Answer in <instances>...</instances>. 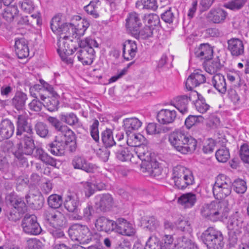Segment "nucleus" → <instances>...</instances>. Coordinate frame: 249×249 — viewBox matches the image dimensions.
<instances>
[{
  "label": "nucleus",
  "mask_w": 249,
  "mask_h": 249,
  "mask_svg": "<svg viewBox=\"0 0 249 249\" xmlns=\"http://www.w3.org/2000/svg\"><path fill=\"white\" fill-rule=\"evenodd\" d=\"M71 24L62 21L59 16L54 17L51 21V28L53 32L60 36L57 44V52L62 60L67 64H72L73 59L71 56L78 50L81 40L71 39L66 34L70 31Z\"/></svg>",
  "instance_id": "1"
},
{
  "label": "nucleus",
  "mask_w": 249,
  "mask_h": 249,
  "mask_svg": "<svg viewBox=\"0 0 249 249\" xmlns=\"http://www.w3.org/2000/svg\"><path fill=\"white\" fill-rule=\"evenodd\" d=\"M168 140L175 150L183 154L191 153L196 148V140L180 130H175L171 133Z\"/></svg>",
  "instance_id": "2"
},
{
  "label": "nucleus",
  "mask_w": 249,
  "mask_h": 249,
  "mask_svg": "<svg viewBox=\"0 0 249 249\" xmlns=\"http://www.w3.org/2000/svg\"><path fill=\"white\" fill-rule=\"evenodd\" d=\"M229 211L228 203L226 200L213 201L204 204L200 209L201 215L213 221L227 218Z\"/></svg>",
  "instance_id": "3"
},
{
  "label": "nucleus",
  "mask_w": 249,
  "mask_h": 249,
  "mask_svg": "<svg viewBox=\"0 0 249 249\" xmlns=\"http://www.w3.org/2000/svg\"><path fill=\"white\" fill-rule=\"evenodd\" d=\"M93 47H98V43L95 40L89 37L81 40L74 58H77L83 65L91 64L95 57Z\"/></svg>",
  "instance_id": "4"
},
{
  "label": "nucleus",
  "mask_w": 249,
  "mask_h": 249,
  "mask_svg": "<svg viewBox=\"0 0 249 249\" xmlns=\"http://www.w3.org/2000/svg\"><path fill=\"white\" fill-rule=\"evenodd\" d=\"M172 178L175 186L179 189H184L194 182L192 171L180 165L173 168Z\"/></svg>",
  "instance_id": "5"
},
{
  "label": "nucleus",
  "mask_w": 249,
  "mask_h": 249,
  "mask_svg": "<svg viewBox=\"0 0 249 249\" xmlns=\"http://www.w3.org/2000/svg\"><path fill=\"white\" fill-rule=\"evenodd\" d=\"M201 238L207 249H222L224 247V237L221 231L213 227H209L205 230Z\"/></svg>",
  "instance_id": "6"
},
{
  "label": "nucleus",
  "mask_w": 249,
  "mask_h": 249,
  "mask_svg": "<svg viewBox=\"0 0 249 249\" xmlns=\"http://www.w3.org/2000/svg\"><path fill=\"white\" fill-rule=\"evenodd\" d=\"M47 120L57 132L61 133L63 136L66 138L67 145L69 143H71L69 146L70 151L71 152L75 151L76 148V144L75 136L73 132L67 125L63 124L55 117H49Z\"/></svg>",
  "instance_id": "7"
},
{
  "label": "nucleus",
  "mask_w": 249,
  "mask_h": 249,
  "mask_svg": "<svg viewBox=\"0 0 249 249\" xmlns=\"http://www.w3.org/2000/svg\"><path fill=\"white\" fill-rule=\"evenodd\" d=\"M69 236L73 241L85 244L89 243L92 239V233L88 226L79 224H75L69 229Z\"/></svg>",
  "instance_id": "8"
},
{
  "label": "nucleus",
  "mask_w": 249,
  "mask_h": 249,
  "mask_svg": "<svg viewBox=\"0 0 249 249\" xmlns=\"http://www.w3.org/2000/svg\"><path fill=\"white\" fill-rule=\"evenodd\" d=\"M232 183L230 178L224 175L217 178L213 188V196L217 199H222L231 193Z\"/></svg>",
  "instance_id": "9"
},
{
  "label": "nucleus",
  "mask_w": 249,
  "mask_h": 249,
  "mask_svg": "<svg viewBox=\"0 0 249 249\" xmlns=\"http://www.w3.org/2000/svg\"><path fill=\"white\" fill-rule=\"evenodd\" d=\"M10 203L13 208L8 213V218L10 221L16 222L27 211V207L24 201L18 197H11Z\"/></svg>",
  "instance_id": "10"
},
{
  "label": "nucleus",
  "mask_w": 249,
  "mask_h": 249,
  "mask_svg": "<svg viewBox=\"0 0 249 249\" xmlns=\"http://www.w3.org/2000/svg\"><path fill=\"white\" fill-rule=\"evenodd\" d=\"M19 142L17 144L18 150L26 155H31L35 148L33 134L25 133L17 135Z\"/></svg>",
  "instance_id": "11"
},
{
  "label": "nucleus",
  "mask_w": 249,
  "mask_h": 249,
  "mask_svg": "<svg viewBox=\"0 0 249 249\" xmlns=\"http://www.w3.org/2000/svg\"><path fill=\"white\" fill-rule=\"evenodd\" d=\"M21 226L23 231L28 234L36 235L42 231L37 217L34 214H25L22 220Z\"/></svg>",
  "instance_id": "12"
},
{
  "label": "nucleus",
  "mask_w": 249,
  "mask_h": 249,
  "mask_svg": "<svg viewBox=\"0 0 249 249\" xmlns=\"http://www.w3.org/2000/svg\"><path fill=\"white\" fill-rule=\"evenodd\" d=\"M43 216L45 220L56 228H62L66 225V218L65 215L59 211L46 210Z\"/></svg>",
  "instance_id": "13"
},
{
  "label": "nucleus",
  "mask_w": 249,
  "mask_h": 249,
  "mask_svg": "<svg viewBox=\"0 0 249 249\" xmlns=\"http://www.w3.org/2000/svg\"><path fill=\"white\" fill-rule=\"evenodd\" d=\"M55 136V140L48 144L51 153L55 156H62L65 153L67 146L66 138L61 133Z\"/></svg>",
  "instance_id": "14"
},
{
  "label": "nucleus",
  "mask_w": 249,
  "mask_h": 249,
  "mask_svg": "<svg viewBox=\"0 0 249 249\" xmlns=\"http://www.w3.org/2000/svg\"><path fill=\"white\" fill-rule=\"evenodd\" d=\"M29 120V116L26 113L18 115L16 135L25 133L34 134L32 125Z\"/></svg>",
  "instance_id": "15"
},
{
  "label": "nucleus",
  "mask_w": 249,
  "mask_h": 249,
  "mask_svg": "<svg viewBox=\"0 0 249 249\" xmlns=\"http://www.w3.org/2000/svg\"><path fill=\"white\" fill-rule=\"evenodd\" d=\"M141 170L143 173L153 177L159 176L161 174L162 171L159 162L153 157L142 162Z\"/></svg>",
  "instance_id": "16"
},
{
  "label": "nucleus",
  "mask_w": 249,
  "mask_h": 249,
  "mask_svg": "<svg viewBox=\"0 0 249 249\" xmlns=\"http://www.w3.org/2000/svg\"><path fill=\"white\" fill-rule=\"evenodd\" d=\"M197 96V91H194L189 95H183L178 96L176 99L174 106L182 113L184 114L188 111V104L190 101L194 102Z\"/></svg>",
  "instance_id": "17"
},
{
  "label": "nucleus",
  "mask_w": 249,
  "mask_h": 249,
  "mask_svg": "<svg viewBox=\"0 0 249 249\" xmlns=\"http://www.w3.org/2000/svg\"><path fill=\"white\" fill-rule=\"evenodd\" d=\"M227 12L220 8H213L207 14V19L211 23L214 24H223L225 22Z\"/></svg>",
  "instance_id": "18"
},
{
  "label": "nucleus",
  "mask_w": 249,
  "mask_h": 249,
  "mask_svg": "<svg viewBox=\"0 0 249 249\" xmlns=\"http://www.w3.org/2000/svg\"><path fill=\"white\" fill-rule=\"evenodd\" d=\"M71 164L74 169H80L87 173H93L97 168L95 164L89 162L86 159L80 156H75Z\"/></svg>",
  "instance_id": "19"
},
{
  "label": "nucleus",
  "mask_w": 249,
  "mask_h": 249,
  "mask_svg": "<svg viewBox=\"0 0 249 249\" xmlns=\"http://www.w3.org/2000/svg\"><path fill=\"white\" fill-rule=\"evenodd\" d=\"M228 49L233 56L238 57L244 53V46L243 41L237 38H232L228 40Z\"/></svg>",
  "instance_id": "20"
},
{
  "label": "nucleus",
  "mask_w": 249,
  "mask_h": 249,
  "mask_svg": "<svg viewBox=\"0 0 249 249\" xmlns=\"http://www.w3.org/2000/svg\"><path fill=\"white\" fill-rule=\"evenodd\" d=\"M126 27L132 34L137 35L142 26L139 15L136 12L131 13L126 19Z\"/></svg>",
  "instance_id": "21"
},
{
  "label": "nucleus",
  "mask_w": 249,
  "mask_h": 249,
  "mask_svg": "<svg viewBox=\"0 0 249 249\" xmlns=\"http://www.w3.org/2000/svg\"><path fill=\"white\" fill-rule=\"evenodd\" d=\"M15 52L19 59L28 57L29 55V49L28 41L24 38H15Z\"/></svg>",
  "instance_id": "22"
},
{
  "label": "nucleus",
  "mask_w": 249,
  "mask_h": 249,
  "mask_svg": "<svg viewBox=\"0 0 249 249\" xmlns=\"http://www.w3.org/2000/svg\"><path fill=\"white\" fill-rule=\"evenodd\" d=\"M177 115V112L175 110L162 109L158 112L157 119L161 124H169L175 121Z\"/></svg>",
  "instance_id": "23"
},
{
  "label": "nucleus",
  "mask_w": 249,
  "mask_h": 249,
  "mask_svg": "<svg viewBox=\"0 0 249 249\" xmlns=\"http://www.w3.org/2000/svg\"><path fill=\"white\" fill-rule=\"evenodd\" d=\"M14 130V125L10 120H3L0 123V141L9 139L13 135Z\"/></svg>",
  "instance_id": "24"
},
{
  "label": "nucleus",
  "mask_w": 249,
  "mask_h": 249,
  "mask_svg": "<svg viewBox=\"0 0 249 249\" xmlns=\"http://www.w3.org/2000/svg\"><path fill=\"white\" fill-rule=\"evenodd\" d=\"M195 55L201 60L207 61L211 60L213 56V49L209 44H201L195 49Z\"/></svg>",
  "instance_id": "25"
},
{
  "label": "nucleus",
  "mask_w": 249,
  "mask_h": 249,
  "mask_svg": "<svg viewBox=\"0 0 249 249\" xmlns=\"http://www.w3.org/2000/svg\"><path fill=\"white\" fill-rule=\"evenodd\" d=\"M244 226V219L242 214L238 212H235L229 220L227 227L229 230L233 231L235 232L241 229Z\"/></svg>",
  "instance_id": "26"
},
{
  "label": "nucleus",
  "mask_w": 249,
  "mask_h": 249,
  "mask_svg": "<svg viewBox=\"0 0 249 249\" xmlns=\"http://www.w3.org/2000/svg\"><path fill=\"white\" fill-rule=\"evenodd\" d=\"M79 204V198L75 193H70L68 195L64 202L65 209L71 213L76 212Z\"/></svg>",
  "instance_id": "27"
},
{
  "label": "nucleus",
  "mask_w": 249,
  "mask_h": 249,
  "mask_svg": "<svg viewBox=\"0 0 249 249\" xmlns=\"http://www.w3.org/2000/svg\"><path fill=\"white\" fill-rule=\"evenodd\" d=\"M114 220H110L106 217H99L96 221L95 225L97 229L100 231L107 233L113 232Z\"/></svg>",
  "instance_id": "28"
},
{
  "label": "nucleus",
  "mask_w": 249,
  "mask_h": 249,
  "mask_svg": "<svg viewBox=\"0 0 249 249\" xmlns=\"http://www.w3.org/2000/svg\"><path fill=\"white\" fill-rule=\"evenodd\" d=\"M189 235L186 233L178 238L176 246L178 249H198L196 244L189 238Z\"/></svg>",
  "instance_id": "29"
},
{
  "label": "nucleus",
  "mask_w": 249,
  "mask_h": 249,
  "mask_svg": "<svg viewBox=\"0 0 249 249\" xmlns=\"http://www.w3.org/2000/svg\"><path fill=\"white\" fill-rule=\"evenodd\" d=\"M123 123L126 134L138 130L142 124V122L136 117L126 118L124 120Z\"/></svg>",
  "instance_id": "30"
},
{
  "label": "nucleus",
  "mask_w": 249,
  "mask_h": 249,
  "mask_svg": "<svg viewBox=\"0 0 249 249\" xmlns=\"http://www.w3.org/2000/svg\"><path fill=\"white\" fill-rule=\"evenodd\" d=\"M94 209L92 206L87 204L83 207L79 214L74 216V219L78 220H83L89 222L92 217Z\"/></svg>",
  "instance_id": "31"
},
{
  "label": "nucleus",
  "mask_w": 249,
  "mask_h": 249,
  "mask_svg": "<svg viewBox=\"0 0 249 249\" xmlns=\"http://www.w3.org/2000/svg\"><path fill=\"white\" fill-rule=\"evenodd\" d=\"M112 152L114 153L117 159L122 161L131 160V158L133 157L128 148L123 147L121 145H119L114 148Z\"/></svg>",
  "instance_id": "32"
},
{
  "label": "nucleus",
  "mask_w": 249,
  "mask_h": 249,
  "mask_svg": "<svg viewBox=\"0 0 249 249\" xmlns=\"http://www.w3.org/2000/svg\"><path fill=\"white\" fill-rule=\"evenodd\" d=\"M100 6L101 2L99 0H93L85 6L84 9L92 18H97L100 16L99 9Z\"/></svg>",
  "instance_id": "33"
},
{
  "label": "nucleus",
  "mask_w": 249,
  "mask_h": 249,
  "mask_svg": "<svg viewBox=\"0 0 249 249\" xmlns=\"http://www.w3.org/2000/svg\"><path fill=\"white\" fill-rule=\"evenodd\" d=\"M35 156L44 163L52 166L56 167V160L49 156L42 149L37 148L36 149Z\"/></svg>",
  "instance_id": "34"
},
{
  "label": "nucleus",
  "mask_w": 249,
  "mask_h": 249,
  "mask_svg": "<svg viewBox=\"0 0 249 249\" xmlns=\"http://www.w3.org/2000/svg\"><path fill=\"white\" fill-rule=\"evenodd\" d=\"M25 198L27 203L34 209L39 210L43 206V200L39 194H28L26 196Z\"/></svg>",
  "instance_id": "35"
},
{
  "label": "nucleus",
  "mask_w": 249,
  "mask_h": 249,
  "mask_svg": "<svg viewBox=\"0 0 249 249\" xmlns=\"http://www.w3.org/2000/svg\"><path fill=\"white\" fill-rule=\"evenodd\" d=\"M114 200L112 196L109 194L102 195L100 199L99 207L101 211L107 212L112 207Z\"/></svg>",
  "instance_id": "36"
},
{
  "label": "nucleus",
  "mask_w": 249,
  "mask_h": 249,
  "mask_svg": "<svg viewBox=\"0 0 249 249\" xmlns=\"http://www.w3.org/2000/svg\"><path fill=\"white\" fill-rule=\"evenodd\" d=\"M127 144L131 147L137 148L142 146L144 141V137L141 134H130L127 133Z\"/></svg>",
  "instance_id": "37"
},
{
  "label": "nucleus",
  "mask_w": 249,
  "mask_h": 249,
  "mask_svg": "<svg viewBox=\"0 0 249 249\" xmlns=\"http://www.w3.org/2000/svg\"><path fill=\"white\" fill-rule=\"evenodd\" d=\"M27 99V96L25 93L18 91L12 99V104L17 110H21L24 107Z\"/></svg>",
  "instance_id": "38"
},
{
  "label": "nucleus",
  "mask_w": 249,
  "mask_h": 249,
  "mask_svg": "<svg viewBox=\"0 0 249 249\" xmlns=\"http://www.w3.org/2000/svg\"><path fill=\"white\" fill-rule=\"evenodd\" d=\"M196 201V195L192 193H186L181 196L178 199V202L185 207H193Z\"/></svg>",
  "instance_id": "39"
},
{
  "label": "nucleus",
  "mask_w": 249,
  "mask_h": 249,
  "mask_svg": "<svg viewBox=\"0 0 249 249\" xmlns=\"http://www.w3.org/2000/svg\"><path fill=\"white\" fill-rule=\"evenodd\" d=\"M7 6L4 9V11L2 13L3 18L7 21L11 22L17 18L18 14V10L17 6L15 5H7Z\"/></svg>",
  "instance_id": "40"
},
{
  "label": "nucleus",
  "mask_w": 249,
  "mask_h": 249,
  "mask_svg": "<svg viewBox=\"0 0 249 249\" xmlns=\"http://www.w3.org/2000/svg\"><path fill=\"white\" fill-rule=\"evenodd\" d=\"M193 102L196 110L200 113L206 112L210 108V106L206 103L204 97L197 92L196 99Z\"/></svg>",
  "instance_id": "41"
},
{
  "label": "nucleus",
  "mask_w": 249,
  "mask_h": 249,
  "mask_svg": "<svg viewBox=\"0 0 249 249\" xmlns=\"http://www.w3.org/2000/svg\"><path fill=\"white\" fill-rule=\"evenodd\" d=\"M135 151L138 157L142 160V162L150 160L152 158L151 153L149 151L147 145H143L135 148Z\"/></svg>",
  "instance_id": "42"
},
{
  "label": "nucleus",
  "mask_w": 249,
  "mask_h": 249,
  "mask_svg": "<svg viewBox=\"0 0 249 249\" xmlns=\"http://www.w3.org/2000/svg\"><path fill=\"white\" fill-rule=\"evenodd\" d=\"M136 6L139 9L152 11L156 10L158 8L156 0H138Z\"/></svg>",
  "instance_id": "43"
},
{
  "label": "nucleus",
  "mask_w": 249,
  "mask_h": 249,
  "mask_svg": "<svg viewBox=\"0 0 249 249\" xmlns=\"http://www.w3.org/2000/svg\"><path fill=\"white\" fill-rule=\"evenodd\" d=\"M102 141L106 147H110L116 144L112 132L110 129H106L101 134Z\"/></svg>",
  "instance_id": "44"
},
{
  "label": "nucleus",
  "mask_w": 249,
  "mask_h": 249,
  "mask_svg": "<svg viewBox=\"0 0 249 249\" xmlns=\"http://www.w3.org/2000/svg\"><path fill=\"white\" fill-rule=\"evenodd\" d=\"M36 134L40 137L47 138L49 136L48 125L42 122H37L34 126Z\"/></svg>",
  "instance_id": "45"
},
{
  "label": "nucleus",
  "mask_w": 249,
  "mask_h": 249,
  "mask_svg": "<svg viewBox=\"0 0 249 249\" xmlns=\"http://www.w3.org/2000/svg\"><path fill=\"white\" fill-rule=\"evenodd\" d=\"M52 94L53 96L47 98V101L45 102V106L48 110L50 111H54L57 110L59 105L57 94L54 93Z\"/></svg>",
  "instance_id": "46"
},
{
  "label": "nucleus",
  "mask_w": 249,
  "mask_h": 249,
  "mask_svg": "<svg viewBox=\"0 0 249 249\" xmlns=\"http://www.w3.org/2000/svg\"><path fill=\"white\" fill-rule=\"evenodd\" d=\"M48 205L53 209L59 208L63 203L62 197L57 194L50 195L47 199Z\"/></svg>",
  "instance_id": "47"
},
{
  "label": "nucleus",
  "mask_w": 249,
  "mask_h": 249,
  "mask_svg": "<svg viewBox=\"0 0 249 249\" xmlns=\"http://www.w3.org/2000/svg\"><path fill=\"white\" fill-rule=\"evenodd\" d=\"M89 21L86 19L79 18L78 23L75 25V33L78 36H83L89 27Z\"/></svg>",
  "instance_id": "48"
},
{
  "label": "nucleus",
  "mask_w": 249,
  "mask_h": 249,
  "mask_svg": "<svg viewBox=\"0 0 249 249\" xmlns=\"http://www.w3.org/2000/svg\"><path fill=\"white\" fill-rule=\"evenodd\" d=\"M247 2V0H231L224 5L230 10L237 11L242 9Z\"/></svg>",
  "instance_id": "49"
},
{
  "label": "nucleus",
  "mask_w": 249,
  "mask_h": 249,
  "mask_svg": "<svg viewBox=\"0 0 249 249\" xmlns=\"http://www.w3.org/2000/svg\"><path fill=\"white\" fill-rule=\"evenodd\" d=\"M230 157L229 149L225 147H222L215 152V157L217 160L220 162H226Z\"/></svg>",
  "instance_id": "50"
},
{
  "label": "nucleus",
  "mask_w": 249,
  "mask_h": 249,
  "mask_svg": "<svg viewBox=\"0 0 249 249\" xmlns=\"http://www.w3.org/2000/svg\"><path fill=\"white\" fill-rule=\"evenodd\" d=\"M14 154L16 158L15 161L19 166L24 168L28 167V162L27 159L24 156V153L19 151V150H17L14 153Z\"/></svg>",
  "instance_id": "51"
},
{
  "label": "nucleus",
  "mask_w": 249,
  "mask_h": 249,
  "mask_svg": "<svg viewBox=\"0 0 249 249\" xmlns=\"http://www.w3.org/2000/svg\"><path fill=\"white\" fill-rule=\"evenodd\" d=\"M203 119L201 115H189L185 121V125L188 129H190L196 123L203 122Z\"/></svg>",
  "instance_id": "52"
},
{
  "label": "nucleus",
  "mask_w": 249,
  "mask_h": 249,
  "mask_svg": "<svg viewBox=\"0 0 249 249\" xmlns=\"http://www.w3.org/2000/svg\"><path fill=\"white\" fill-rule=\"evenodd\" d=\"M142 224L149 230L153 231L159 226V221L153 216L143 218Z\"/></svg>",
  "instance_id": "53"
},
{
  "label": "nucleus",
  "mask_w": 249,
  "mask_h": 249,
  "mask_svg": "<svg viewBox=\"0 0 249 249\" xmlns=\"http://www.w3.org/2000/svg\"><path fill=\"white\" fill-rule=\"evenodd\" d=\"M232 186L233 187V190L238 194H244L247 190L246 182L241 179L235 180Z\"/></svg>",
  "instance_id": "54"
},
{
  "label": "nucleus",
  "mask_w": 249,
  "mask_h": 249,
  "mask_svg": "<svg viewBox=\"0 0 249 249\" xmlns=\"http://www.w3.org/2000/svg\"><path fill=\"white\" fill-rule=\"evenodd\" d=\"M212 83L219 92L224 93L226 92V83L225 79H212Z\"/></svg>",
  "instance_id": "55"
},
{
  "label": "nucleus",
  "mask_w": 249,
  "mask_h": 249,
  "mask_svg": "<svg viewBox=\"0 0 249 249\" xmlns=\"http://www.w3.org/2000/svg\"><path fill=\"white\" fill-rule=\"evenodd\" d=\"M221 68V65L219 61L216 59L213 61L211 64L205 66V72L208 73L211 75H214ZM213 75L212 78H214Z\"/></svg>",
  "instance_id": "56"
},
{
  "label": "nucleus",
  "mask_w": 249,
  "mask_h": 249,
  "mask_svg": "<svg viewBox=\"0 0 249 249\" xmlns=\"http://www.w3.org/2000/svg\"><path fill=\"white\" fill-rule=\"evenodd\" d=\"M61 120L70 125H75L78 122V119L73 113L67 115H62Z\"/></svg>",
  "instance_id": "57"
},
{
  "label": "nucleus",
  "mask_w": 249,
  "mask_h": 249,
  "mask_svg": "<svg viewBox=\"0 0 249 249\" xmlns=\"http://www.w3.org/2000/svg\"><path fill=\"white\" fill-rule=\"evenodd\" d=\"M206 79H186L185 86L189 90H192L194 88L198 86L200 84L204 83Z\"/></svg>",
  "instance_id": "58"
},
{
  "label": "nucleus",
  "mask_w": 249,
  "mask_h": 249,
  "mask_svg": "<svg viewBox=\"0 0 249 249\" xmlns=\"http://www.w3.org/2000/svg\"><path fill=\"white\" fill-rule=\"evenodd\" d=\"M126 221V220L123 218H118L116 221H114L113 231L121 234L124 228Z\"/></svg>",
  "instance_id": "59"
},
{
  "label": "nucleus",
  "mask_w": 249,
  "mask_h": 249,
  "mask_svg": "<svg viewBox=\"0 0 249 249\" xmlns=\"http://www.w3.org/2000/svg\"><path fill=\"white\" fill-rule=\"evenodd\" d=\"M144 19L148 24L149 25L148 26H150L151 28L153 26H156L160 22L159 17L156 14H150L145 16Z\"/></svg>",
  "instance_id": "60"
},
{
  "label": "nucleus",
  "mask_w": 249,
  "mask_h": 249,
  "mask_svg": "<svg viewBox=\"0 0 249 249\" xmlns=\"http://www.w3.org/2000/svg\"><path fill=\"white\" fill-rule=\"evenodd\" d=\"M216 142L212 139H208L204 143L202 150L205 154L213 152L215 146Z\"/></svg>",
  "instance_id": "61"
},
{
  "label": "nucleus",
  "mask_w": 249,
  "mask_h": 249,
  "mask_svg": "<svg viewBox=\"0 0 249 249\" xmlns=\"http://www.w3.org/2000/svg\"><path fill=\"white\" fill-rule=\"evenodd\" d=\"M240 156L244 162L249 163V148L247 144L244 143L241 146Z\"/></svg>",
  "instance_id": "62"
},
{
  "label": "nucleus",
  "mask_w": 249,
  "mask_h": 249,
  "mask_svg": "<svg viewBox=\"0 0 249 249\" xmlns=\"http://www.w3.org/2000/svg\"><path fill=\"white\" fill-rule=\"evenodd\" d=\"M99 122L97 120H95L90 126V135L93 139L96 142L99 141V131H98Z\"/></svg>",
  "instance_id": "63"
},
{
  "label": "nucleus",
  "mask_w": 249,
  "mask_h": 249,
  "mask_svg": "<svg viewBox=\"0 0 249 249\" xmlns=\"http://www.w3.org/2000/svg\"><path fill=\"white\" fill-rule=\"evenodd\" d=\"M135 233L136 230L132 225L126 220L124 228L123 229L121 235L131 236H133Z\"/></svg>",
  "instance_id": "64"
}]
</instances>
